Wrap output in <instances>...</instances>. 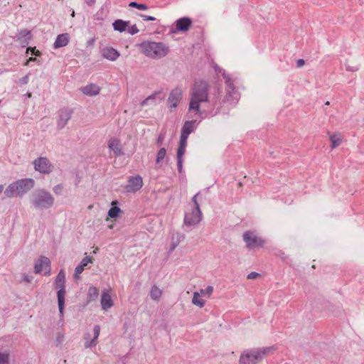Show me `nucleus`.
<instances>
[{"label":"nucleus","mask_w":364,"mask_h":364,"mask_svg":"<svg viewBox=\"0 0 364 364\" xmlns=\"http://www.w3.org/2000/svg\"><path fill=\"white\" fill-rule=\"evenodd\" d=\"M55 287L58 289L57 292L58 309L60 316L63 317L65 298V274L63 269L60 270L56 276Z\"/></svg>","instance_id":"obj_6"},{"label":"nucleus","mask_w":364,"mask_h":364,"mask_svg":"<svg viewBox=\"0 0 364 364\" xmlns=\"http://www.w3.org/2000/svg\"><path fill=\"white\" fill-rule=\"evenodd\" d=\"M176 239V241L174 242H173L171 245V248H170V251H173L176 247L177 245H178V243L183 240L184 237L183 235L179 234V233H176V234H173V237H172V239L174 240V239Z\"/></svg>","instance_id":"obj_34"},{"label":"nucleus","mask_w":364,"mask_h":364,"mask_svg":"<svg viewBox=\"0 0 364 364\" xmlns=\"http://www.w3.org/2000/svg\"><path fill=\"white\" fill-rule=\"evenodd\" d=\"M140 16L145 21H155L156 20L155 17L151 16H148V15H145V14H141V15H140Z\"/></svg>","instance_id":"obj_44"},{"label":"nucleus","mask_w":364,"mask_h":364,"mask_svg":"<svg viewBox=\"0 0 364 364\" xmlns=\"http://www.w3.org/2000/svg\"><path fill=\"white\" fill-rule=\"evenodd\" d=\"M192 25V21L188 17H183L176 21V28L178 31H187Z\"/></svg>","instance_id":"obj_16"},{"label":"nucleus","mask_w":364,"mask_h":364,"mask_svg":"<svg viewBox=\"0 0 364 364\" xmlns=\"http://www.w3.org/2000/svg\"><path fill=\"white\" fill-rule=\"evenodd\" d=\"M208 84L203 80L196 81L190 94V102L188 112L196 115H204L202 118L208 116L205 110L200 109V104L209 102Z\"/></svg>","instance_id":"obj_1"},{"label":"nucleus","mask_w":364,"mask_h":364,"mask_svg":"<svg viewBox=\"0 0 364 364\" xmlns=\"http://www.w3.org/2000/svg\"><path fill=\"white\" fill-rule=\"evenodd\" d=\"M16 38L24 47L28 44L31 38V32L27 30L21 31L17 33Z\"/></svg>","instance_id":"obj_23"},{"label":"nucleus","mask_w":364,"mask_h":364,"mask_svg":"<svg viewBox=\"0 0 364 364\" xmlns=\"http://www.w3.org/2000/svg\"><path fill=\"white\" fill-rule=\"evenodd\" d=\"M141 52L146 57L159 60L166 57L169 51V47L162 42L145 41L141 43Z\"/></svg>","instance_id":"obj_2"},{"label":"nucleus","mask_w":364,"mask_h":364,"mask_svg":"<svg viewBox=\"0 0 364 364\" xmlns=\"http://www.w3.org/2000/svg\"><path fill=\"white\" fill-rule=\"evenodd\" d=\"M213 291V287L212 286L207 287L205 289L200 290V294L203 295L210 296Z\"/></svg>","instance_id":"obj_39"},{"label":"nucleus","mask_w":364,"mask_h":364,"mask_svg":"<svg viewBox=\"0 0 364 364\" xmlns=\"http://www.w3.org/2000/svg\"><path fill=\"white\" fill-rule=\"evenodd\" d=\"M127 25H128V22L127 21H124L122 20H116L112 26L114 27V29L115 31H119V32H123L126 30L127 27Z\"/></svg>","instance_id":"obj_30"},{"label":"nucleus","mask_w":364,"mask_h":364,"mask_svg":"<svg viewBox=\"0 0 364 364\" xmlns=\"http://www.w3.org/2000/svg\"><path fill=\"white\" fill-rule=\"evenodd\" d=\"M69 34L67 33L58 35L54 43V48H59L67 46L69 42Z\"/></svg>","instance_id":"obj_24"},{"label":"nucleus","mask_w":364,"mask_h":364,"mask_svg":"<svg viewBox=\"0 0 364 364\" xmlns=\"http://www.w3.org/2000/svg\"><path fill=\"white\" fill-rule=\"evenodd\" d=\"M166 149L161 147L157 152L156 156V164L160 168L167 161Z\"/></svg>","instance_id":"obj_25"},{"label":"nucleus","mask_w":364,"mask_h":364,"mask_svg":"<svg viewBox=\"0 0 364 364\" xmlns=\"http://www.w3.org/2000/svg\"><path fill=\"white\" fill-rule=\"evenodd\" d=\"M159 92H154L147 97L145 100H144L141 102V106H148V105H156L159 104L162 101V98L159 97Z\"/></svg>","instance_id":"obj_22"},{"label":"nucleus","mask_w":364,"mask_h":364,"mask_svg":"<svg viewBox=\"0 0 364 364\" xmlns=\"http://www.w3.org/2000/svg\"><path fill=\"white\" fill-rule=\"evenodd\" d=\"M100 87L94 83L88 84L80 88L81 92L87 96H96L100 92Z\"/></svg>","instance_id":"obj_17"},{"label":"nucleus","mask_w":364,"mask_h":364,"mask_svg":"<svg viewBox=\"0 0 364 364\" xmlns=\"http://www.w3.org/2000/svg\"><path fill=\"white\" fill-rule=\"evenodd\" d=\"M27 96H28V97H31V93H30V92L27 93Z\"/></svg>","instance_id":"obj_56"},{"label":"nucleus","mask_w":364,"mask_h":364,"mask_svg":"<svg viewBox=\"0 0 364 364\" xmlns=\"http://www.w3.org/2000/svg\"><path fill=\"white\" fill-rule=\"evenodd\" d=\"M102 56L111 61L116 60L120 55L119 53L114 48L111 47H107L102 50Z\"/></svg>","instance_id":"obj_20"},{"label":"nucleus","mask_w":364,"mask_h":364,"mask_svg":"<svg viewBox=\"0 0 364 364\" xmlns=\"http://www.w3.org/2000/svg\"><path fill=\"white\" fill-rule=\"evenodd\" d=\"M202 220V213L200 208H193L190 212L185 214L184 224L187 226H194Z\"/></svg>","instance_id":"obj_9"},{"label":"nucleus","mask_w":364,"mask_h":364,"mask_svg":"<svg viewBox=\"0 0 364 364\" xmlns=\"http://www.w3.org/2000/svg\"><path fill=\"white\" fill-rule=\"evenodd\" d=\"M162 294V291L156 285L151 287L150 296L153 300L159 301Z\"/></svg>","instance_id":"obj_31"},{"label":"nucleus","mask_w":364,"mask_h":364,"mask_svg":"<svg viewBox=\"0 0 364 364\" xmlns=\"http://www.w3.org/2000/svg\"><path fill=\"white\" fill-rule=\"evenodd\" d=\"M84 1L90 6H92L96 1V0H84Z\"/></svg>","instance_id":"obj_51"},{"label":"nucleus","mask_w":364,"mask_h":364,"mask_svg":"<svg viewBox=\"0 0 364 364\" xmlns=\"http://www.w3.org/2000/svg\"><path fill=\"white\" fill-rule=\"evenodd\" d=\"M223 75L225 80L227 95L225 100L230 105H233L237 102L240 99V94L235 90L233 83L228 75L223 73Z\"/></svg>","instance_id":"obj_8"},{"label":"nucleus","mask_w":364,"mask_h":364,"mask_svg":"<svg viewBox=\"0 0 364 364\" xmlns=\"http://www.w3.org/2000/svg\"><path fill=\"white\" fill-rule=\"evenodd\" d=\"M279 257L283 259V260H286L287 258V256L284 253V252H282L280 255H279Z\"/></svg>","instance_id":"obj_53"},{"label":"nucleus","mask_w":364,"mask_h":364,"mask_svg":"<svg viewBox=\"0 0 364 364\" xmlns=\"http://www.w3.org/2000/svg\"><path fill=\"white\" fill-rule=\"evenodd\" d=\"M63 189V186L61 185H57L53 188L54 193L59 194Z\"/></svg>","instance_id":"obj_46"},{"label":"nucleus","mask_w":364,"mask_h":364,"mask_svg":"<svg viewBox=\"0 0 364 364\" xmlns=\"http://www.w3.org/2000/svg\"><path fill=\"white\" fill-rule=\"evenodd\" d=\"M188 137V136L183 135V134H181L180 142H179V146H182V147L186 148Z\"/></svg>","instance_id":"obj_38"},{"label":"nucleus","mask_w":364,"mask_h":364,"mask_svg":"<svg viewBox=\"0 0 364 364\" xmlns=\"http://www.w3.org/2000/svg\"><path fill=\"white\" fill-rule=\"evenodd\" d=\"M36 60V58L31 57L25 63V65H28L30 62H34Z\"/></svg>","instance_id":"obj_52"},{"label":"nucleus","mask_w":364,"mask_h":364,"mask_svg":"<svg viewBox=\"0 0 364 364\" xmlns=\"http://www.w3.org/2000/svg\"><path fill=\"white\" fill-rule=\"evenodd\" d=\"M64 341V334L62 333H58L55 338V345L60 346Z\"/></svg>","instance_id":"obj_37"},{"label":"nucleus","mask_w":364,"mask_h":364,"mask_svg":"<svg viewBox=\"0 0 364 364\" xmlns=\"http://www.w3.org/2000/svg\"><path fill=\"white\" fill-rule=\"evenodd\" d=\"M196 120L186 121L181 129V134L188 136L196 129Z\"/></svg>","instance_id":"obj_26"},{"label":"nucleus","mask_w":364,"mask_h":364,"mask_svg":"<svg viewBox=\"0 0 364 364\" xmlns=\"http://www.w3.org/2000/svg\"><path fill=\"white\" fill-rule=\"evenodd\" d=\"M330 141L331 142V148L334 149L338 146L342 141V137L341 134H334L330 136Z\"/></svg>","instance_id":"obj_32"},{"label":"nucleus","mask_w":364,"mask_h":364,"mask_svg":"<svg viewBox=\"0 0 364 364\" xmlns=\"http://www.w3.org/2000/svg\"><path fill=\"white\" fill-rule=\"evenodd\" d=\"M200 196V192L197 193L193 198H192V201L193 203H194V207L193 208H200V205H199V203L198 202V197Z\"/></svg>","instance_id":"obj_43"},{"label":"nucleus","mask_w":364,"mask_h":364,"mask_svg":"<svg viewBox=\"0 0 364 364\" xmlns=\"http://www.w3.org/2000/svg\"><path fill=\"white\" fill-rule=\"evenodd\" d=\"M11 347L9 345L0 346V364H10Z\"/></svg>","instance_id":"obj_19"},{"label":"nucleus","mask_w":364,"mask_h":364,"mask_svg":"<svg viewBox=\"0 0 364 364\" xmlns=\"http://www.w3.org/2000/svg\"><path fill=\"white\" fill-rule=\"evenodd\" d=\"M183 97V90L181 88L176 87L173 89L168 98V105L170 108H176Z\"/></svg>","instance_id":"obj_11"},{"label":"nucleus","mask_w":364,"mask_h":364,"mask_svg":"<svg viewBox=\"0 0 364 364\" xmlns=\"http://www.w3.org/2000/svg\"><path fill=\"white\" fill-rule=\"evenodd\" d=\"M83 338L85 340V342L86 341H90L91 340L90 339V334L89 333H86L84 334L83 336Z\"/></svg>","instance_id":"obj_50"},{"label":"nucleus","mask_w":364,"mask_h":364,"mask_svg":"<svg viewBox=\"0 0 364 364\" xmlns=\"http://www.w3.org/2000/svg\"><path fill=\"white\" fill-rule=\"evenodd\" d=\"M128 32L131 35H134V34L137 33L139 32V30H138L137 27L136 26V25H133V26H130L129 28H128Z\"/></svg>","instance_id":"obj_42"},{"label":"nucleus","mask_w":364,"mask_h":364,"mask_svg":"<svg viewBox=\"0 0 364 364\" xmlns=\"http://www.w3.org/2000/svg\"><path fill=\"white\" fill-rule=\"evenodd\" d=\"M99 296V290L97 287L91 286L87 291V304L95 301Z\"/></svg>","instance_id":"obj_28"},{"label":"nucleus","mask_w":364,"mask_h":364,"mask_svg":"<svg viewBox=\"0 0 364 364\" xmlns=\"http://www.w3.org/2000/svg\"><path fill=\"white\" fill-rule=\"evenodd\" d=\"M272 347L253 348L244 351L240 357V364H257L270 352Z\"/></svg>","instance_id":"obj_5"},{"label":"nucleus","mask_w":364,"mask_h":364,"mask_svg":"<svg viewBox=\"0 0 364 364\" xmlns=\"http://www.w3.org/2000/svg\"><path fill=\"white\" fill-rule=\"evenodd\" d=\"M55 202L52 194L44 190H36L31 196V203L33 207L36 210H47L50 208Z\"/></svg>","instance_id":"obj_4"},{"label":"nucleus","mask_w":364,"mask_h":364,"mask_svg":"<svg viewBox=\"0 0 364 364\" xmlns=\"http://www.w3.org/2000/svg\"><path fill=\"white\" fill-rule=\"evenodd\" d=\"M259 274L255 272H252L247 274V279H255L259 277Z\"/></svg>","instance_id":"obj_45"},{"label":"nucleus","mask_w":364,"mask_h":364,"mask_svg":"<svg viewBox=\"0 0 364 364\" xmlns=\"http://www.w3.org/2000/svg\"><path fill=\"white\" fill-rule=\"evenodd\" d=\"M186 148L182 146H178L177 150V166L179 173H181L183 171V156L185 154Z\"/></svg>","instance_id":"obj_29"},{"label":"nucleus","mask_w":364,"mask_h":364,"mask_svg":"<svg viewBox=\"0 0 364 364\" xmlns=\"http://www.w3.org/2000/svg\"><path fill=\"white\" fill-rule=\"evenodd\" d=\"M71 16H72L73 17H74V16H75V11H74L73 10V11H72Z\"/></svg>","instance_id":"obj_55"},{"label":"nucleus","mask_w":364,"mask_h":364,"mask_svg":"<svg viewBox=\"0 0 364 364\" xmlns=\"http://www.w3.org/2000/svg\"><path fill=\"white\" fill-rule=\"evenodd\" d=\"M43 270H45V275L49 276L50 274V261L46 256H40L34 264V272L36 274H40Z\"/></svg>","instance_id":"obj_10"},{"label":"nucleus","mask_w":364,"mask_h":364,"mask_svg":"<svg viewBox=\"0 0 364 364\" xmlns=\"http://www.w3.org/2000/svg\"><path fill=\"white\" fill-rule=\"evenodd\" d=\"M73 114V111L68 108L61 109L59 111V118L57 123V127L59 129H63L68 121L70 119Z\"/></svg>","instance_id":"obj_13"},{"label":"nucleus","mask_w":364,"mask_h":364,"mask_svg":"<svg viewBox=\"0 0 364 364\" xmlns=\"http://www.w3.org/2000/svg\"><path fill=\"white\" fill-rule=\"evenodd\" d=\"M143 186L142 178L140 176L130 177L127 186V191L135 192L141 188Z\"/></svg>","instance_id":"obj_14"},{"label":"nucleus","mask_w":364,"mask_h":364,"mask_svg":"<svg viewBox=\"0 0 364 364\" xmlns=\"http://www.w3.org/2000/svg\"><path fill=\"white\" fill-rule=\"evenodd\" d=\"M121 210L119 207L114 206L111 208L108 211V215L112 218H117L120 213Z\"/></svg>","instance_id":"obj_35"},{"label":"nucleus","mask_w":364,"mask_h":364,"mask_svg":"<svg viewBox=\"0 0 364 364\" xmlns=\"http://www.w3.org/2000/svg\"><path fill=\"white\" fill-rule=\"evenodd\" d=\"M165 133H160L158 138L156 139V144L159 146H161L164 141V139H165Z\"/></svg>","instance_id":"obj_40"},{"label":"nucleus","mask_w":364,"mask_h":364,"mask_svg":"<svg viewBox=\"0 0 364 364\" xmlns=\"http://www.w3.org/2000/svg\"><path fill=\"white\" fill-rule=\"evenodd\" d=\"M33 164L35 169L41 173H48L51 171L50 164L45 157L38 158L33 161Z\"/></svg>","instance_id":"obj_12"},{"label":"nucleus","mask_w":364,"mask_h":364,"mask_svg":"<svg viewBox=\"0 0 364 364\" xmlns=\"http://www.w3.org/2000/svg\"><path fill=\"white\" fill-rule=\"evenodd\" d=\"M304 65V60L303 59H299L296 62V65L300 68Z\"/></svg>","instance_id":"obj_49"},{"label":"nucleus","mask_w":364,"mask_h":364,"mask_svg":"<svg viewBox=\"0 0 364 364\" xmlns=\"http://www.w3.org/2000/svg\"><path fill=\"white\" fill-rule=\"evenodd\" d=\"M192 303L200 308L203 307L205 305V301L200 297L198 292L193 293Z\"/></svg>","instance_id":"obj_33"},{"label":"nucleus","mask_w":364,"mask_h":364,"mask_svg":"<svg viewBox=\"0 0 364 364\" xmlns=\"http://www.w3.org/2000/svg\"><path fill=\"white\" fill-rule=\"evenodd\" d=\"M100 304L102 309L104 311H107L114 305V302L112 299L109 291L107 289L102 291L101 294Z\"/></svg>","instance_id":"obj_15"},{"label":"nucleus","mask_w":364,"mask_h":364,"mask_svg":"<svg viewBox=\"0 0 364 364\" xmlns=\"http://www.w3.org/2000/svg\"><path fill=\"white\" fill-rule=\"evenodd\" d=\"M29 50H31V54L32 55H40V52L38 50H35V48L32 49L31 48H27V53L29 51Z\"/></svg>","instance_id":"obj_47"},{"label":"nucleus","mask_w":364,"mask_h":364,"mask_svg":"<svg viewBox=\"0 0 364 364\" xmlns=\"http://www.w3.org/2000/svg\"><path fill=\"white\" fill-rule=\"evenodd\" d=\"M92 262V258L90 256H86L84 257L80 263L75 267L74 278L75 279H78L80 278V274L84 271L85 267Z\"/></svg>","instance_id":"obj_21"},{"label":"nucleus","mask_w":364,"mask_h":364,"mask_svg":"<svg viewBox=\"0 0 364 364\" xmlns=\"http://www.w3.org/2000/svg\"><path fill=\"white\" fill-rule=\"evenodd\" d=\"M3 190H4V186L0 185V194L2 193Z\"/></svg>","instance_id":"obj_54"},{"label":"nucleus","mask_w":364,"mask_h":364,"mask_svg":"<svg viewBox=\"0 0 364 364\" xmlns=\"http://www.w3.org/2000/svg\"><path fill=\"white\" fill-rule=\"evenodd\" d=\"M129 6L130 7L136 8L139 10H147L148 9V6L146 4H139L135 1L130 2Z\"/></svg>","instance_id":"obj_36"},{"label":"nucleus","mask_w":364,"mask_h":364,"mask_svg":"<svg viewBox=\"0 0 364 364\" xmlns=\"http://www.w3.org/2000/svg\"><path fill=\"white\" fill-rule=\"evenodd\" d=\"M34 186L32 178H23L9 184L4 191L7 198L22 197Z\"/></svg>","instance_id":"obj_3"},{"label":"nucleus","mask_w":364,"mask_h":364,"mask_svg":"<svg viewBox=\"0 0 364 364\" xmlns=\"http://www.w3.org/2000/svg\"><path fill=\"white\" fill-rule=\"evenodd\" d=\"M347 70H353L352 69H350L349 68H347Z\"/></svg>","instance_id":"obj_57"},{"label":"nucleus","mask_w":364,"mask_h":364,"mask_svg":"<svg viewBox=\"0 0 364 364\" xmlns=\"http://www.w3.org/2000/svg\"><path fill=\"white\" fill-rule=\"evenodd\" d=\"M243 240L249 249L262 247L265 244V240L257 235L255 232L246 231L243 233Z\"/></svg>","instance_id":"obj_7"},{"label":"nucleus","mask_w":364,"mask_h":364,"mask_svg":"<svg viewBox=\"0 0 364 364\" xmlns=\"http://www.w3.org/2000/svg\"><path fill=\"white\" fill-rule=\"evenodd\" d=\"M31 279L32 278L31 277H29L28 275H27L26 274H24L23 275V280L26 282H31Z\"/></svg>","instance_id":"obj_48"},{"label":"nucleus","mask_w":364,"mask_h":364,"mask_svg":"<svg viewBox=\"0 0 364 364\" xmlns=\"http://www.w3.org/2000/svg\"><path fill=\"white\" fill-rule=\"evenodd\" d=\"M108 147L114 153L116 156H122L124 154L120 141L116 138H112L108 141Z\"/></svg>","instance_id":"obj_18"},{"label":"nucleus","mask_w":364,"mask_h":364,"mask_svg":"<svg viewBox=\"0 0 364 364\" xmlns=\"http://www.w3.org/2000/svg\"><path fill=\"white\" fill-rule=\"evenodd\" d=\"M94 337L90 341L85 342V347L86 348H91L92 346H95L97 345V340L100 336V326L99 325H95L93 328Z\"/></svg>","instance_id":"obj_27"},{"label":"nucleus","mask_w":364,"mask_h":364,"mask_svg":"<svg viewBox=\"0 0 364 364\" xmlns=\"http://www.w3.org/2000/svg\"><path fill=\"white\" fill-rule=\"evenodd\" d=\"M29 75L30 74H27L24 77H21L18 80V83L20 85H26L29 82Z\"/></svg>","instance_id":"obj_41"}]
</instances>
